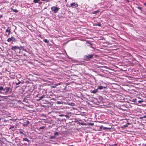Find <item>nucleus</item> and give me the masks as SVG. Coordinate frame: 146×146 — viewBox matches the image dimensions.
I'll use <instances>...</instances> for the list:
<instances>
[{"instance_id":"obj_1","label":"nucleus","mask_w":146,"mask_h":146,"mask_svg":"<svg viewBox=\"0 0 146 146\" xmlns=\"http://www.w3.org/2000/svg\"><path fill=\"white\" fill-rule=\"evenodd\" d=\"M10 88L9 87H5V88L3 86H0V93L6 95L7 93H10L11 91H10Z\"/></svg>"},{"instance_id":"obj_2","label":"nucleus","mask_w":146,"mask_h":146,"mask_svg":"<svg viewBox=\"0 0 146 146\" xmlns=\"http://www.w3.org/2000/svg\"><path fill=\"white\" fill-rule=\"evenodd\" d=\"M59 8L56 6H53L51 7V10L54 13H56L58 12Z\"/></svg>"},{"instance_id":"obj_3","label":"nucleus","mask_w":146,"mask_h":146,"mask_svg":"<svg viewBox=\"0 0 146 146\" xmlns=\"http://www.w3.org/2000/svg\"><path fill=\"white\" fill-rule=\"evenodd\" d=\"M93 55L92 54H89L88 55L85 56H84V59L85 60H87L88 59L92 58H93Z\"/></svg>"},{"instance_id":"obj_4","label":"nucleus","mask_w":146,"mask_h":146,"mask_svg":"<svg viewBox=\"0 0 146 146\" xmlns=\"http://www.w3.org/2000/svg\"><path fill=\"white\" fill-rule=\"evenodd\" d=\"M11 41L15 42L16 41V40L14 37L12 36L11 38H9L7 40V41L8 42H10Z\"/></svg>"},{"instance_id":"obj_5","label":"nucleus","mask_w":146,"mask_h":146,"mask_svg":"<svg viewBox=\"0 0 146 146\" xmlns=\"http://www.w3.org/2000/svg\"><path fill=\"white\" fill-rule=\"evenodd\" d=\"M78 6V5L77 3H75L74 2L71 3L69 7L76 8Z\"/></svg>"},{"instance_id":"obj_6","label":"nucleus","mask_w":146,"mask_h":146,"mask_svg":"<svg viewBox=\"0 0 146 146\" xmlns=\"http://www.w3.org/2000/svg\"><path fill=\"white\" fill-rule=\"evenodd\" d=\"M19 47L18 46H12L11 48V49L15 51L16 49H19Z\"/></svg>"},{"instance_id":"obj_7","label":"nucleus","mask_w":146,"mask_h":146,"mask_svg":"<svg viewBox=\"0 0 146 146\" xmlns=\"http://www.w3.org/2000/svg\"><path fill=\"white\" fill-rule=\"evenodd\" d=\"M130 124V123H127L125 125H124L122 126L121 127V128L122 129L125 127H127L128 125Z\"/></svg>"},{"instance_id":"obj_8","label":"nucleus","mask_w":146,"mask_h":146,"mask_svg":"<svg viewBox=\"0 0 146 146\" xmlns=\"http://www.w3.org/2000/svg\"><path fill=\"white\" fill-rule=\"evenodd\" d=\"M29 123V122L28 121H27L26 122H25L23 124L24 126H26Z\"/></svg>"},{"instance_id":"obj_9","label":"nucleus","mask_w":146,"mask_h":146,"mask_svg":"<svg viewBox=\"0 0 146 146\" xmlns=\"http://www.w3.org/2000/svg\"><path fill=\"white\" fill-rule=\"evenodd\" d=\"M19 50H22L25 52H27L26 50L24 48V47L23 46H20V47H19Z\"/></svg>"},{"instance_id":"obj_10","label":"nucleus","mask_w":146,"mask_h":146,"mask_svg":"<svg viewBox=\"0 0 146 146\" xmlns=\"http://www.w3.org/2000/svg\"><path fill=\"white\" fill-rule=\"evenodd\" d=\"M98 91V90L97 89H95L94 90H92L91 91V92L93 94H96V93H97Z\"/></svg>"},{"instance_id":"obj_11","label":"nucleus","mask_w":146,"mask_h":146,"mask_svg":"<svg viewBox=\"0 0 146 146\" xmlns=\"http://www.w3.org/2000/svg\"><path fill=\"white\" fill-rule=\"evenodd\" d=\"M105 87H104V88H105ZM103 87L101 86H98V88H97V89H98V90L99 89V90H102L103 89Z\"/></svg>"},{"instance_id":"obj_12","label":"nucleus","mask_w":146,"mask_h":146,"mask_svg":"<svg viewBox=\"0 0 146 146\" xmlns=\"http://www.w3.org/2000/svg\"><path fill=\"white\" fill-rule=\"evenodd\" d=\"M94 25L96 26H98L99 27H101V24L100 23L98 22L96 23H95L94 24Z\"/></svg>"},{"instance_id":"obj_13","label":"nucleus","mask_w":146,"mask_h":146,"mask_svg":"<svg viewBox=\"0 0 146 146\" xmlns=\"http://www.w3.org/2000/svg\"><path fill=\"white\" fill-rule=\"evenodd\" d=\"M9 27H8V29H7L6 30V32L7 33H11V30L10 29H9Z\"/></svg>"},{"instance_id":"obj_14","label":"nucleus","mask_w":146,"mask_h":146,"mask_svg":"<svg viewBox=\"0 0 146 146\" xmlns=\"http://www.w3.org/2000/svg\"><path fill=\"white\" fill-rule=\"evenodd\" d=\"M23 141H25L28 142L29 141V140L27 138H23Z\"/></svg>"},{"instance_id":"obj_15","label":"nucleus","mask_w":146,"mask_h":146,"mask_svg":"<svg viewBox=\"0 0 146 146\" xmlns=\"http://www.w3.org/2000/svg\"><path fill=\"white\" fill-rule=\"evenodd\" d=\"M87 124L88 125L92 126L94 125V123H93L88 122L87 123Z\"/></svg>"},{"instance_id":"obj_16","label":"nucleus","mask_w":146,"mask_h":146,"mask_svg":"<svg viewBox=\"0 0 146 146\" xmlns=\"http://www.w3.org/2000/svg\"><path fill=\"white\" fill-rule=\"evenodd\" d=\"M17 80L18 81V82H15V84L16 85H17L21 83V82L19 81L18 79H17Z\"/></svg>"},{"instance_id":"obj_17","label":"nucleus","mask_w":146,"mask_h":146,"mask_svg":"<svg viewBox=\"0 0 146 146\" xmlns=\"http://www.w3.org/2000/svg\"><path fill=\"white\" fill-rule=\"evenodd\" d=\"M43 41L46 43H48L49 42L48 40L46 39H44Z\"/></svg>"},{"instance_id":"obj_18","label":"nucleus","mask_w":146,"mask_h":146,"mask_svg":"<svg viewBox=\"0 0 146 146\" xmlns=\"http://www.w3.org/2000/svg\"><path fill=\"white\" fill-rule=\"evenodd\" d=\"M59 135V133L58 132H57L54 133V136L55 137L56 136H58Z\"/></svg>"},{"instance_id":"obj_19","label":"nucleus","mask_w":146,"mask_h":146,"mask_svg":"<svg viewBox=\"0 0 146 146\" xmlns=\"http://www.w3.org/2000/svg\"><path fill=\"white\" fill-rule=\"evenodd\" d=\"M40 1V0H34L33 2L35 3H38Z\"/></svg>"},{"instance_id":"obj_20","label":"nucleus","mask_w":146,"mask_h":146,"mask_svg":"<svg viewBox=\"0 0 146 146\" xmlns=\"http://www.w3.org/2000/svg\"><path fill=\"white\" fill-rule=\"evenodd\" d=\"M12 9L13 11L15 13H17L18 12V11L16 9H13L12 8Z\"/></svg>"},{"instance_id":"obj_21","label":"nucleus","mask_w":146,"mask_h":146,"mask_svg":"<svg viewBox=\"0 0 146 146\" xmlns=\"http://www.w3.org/2000/svg\"><path fill=\"white\" fill-rule=\"evenodd\" d=\"M99 12V10H97V11H95L93 13L94 14H96V13H98Z\"/></svg>"},{"instance_id":"obj_22","label":"nucleus","mask_w":146,"mask_h":146,"mask_svg":"<svg viewBox=\"0 0 146 146\" xmlns=\"http://www.w3.org/2000/svg\"><path fill=\"white\" fill-rule=\"evenodd\" d=\"M45 128L44 126H42V127H40L39 128V129L40 130L41 129H44Z\"/></svg>"},{"instance_id":"obj_23","label":"nucleus","mask_w":146,"mask_h":146,"mask_svg":"<svg viewBox=\"0 0 146 146\" xmlns=\"http://www.w3.org/2000/svg\"><path fill=\"white\" fill-rule=\"evenodd\" d=\"M110 128H108L107 127H103V129L104 130H106L107 129H110Z\"/></svg>"},{"instance_id":"obj_24","label":"nucleus","mask_w":146,"mask_h":146,"mask_svg":"<svg viewBox=\"0 0 146 146\" xmlns=\"http://www.w3.org/2000/svg\"><path fill=\"white\" fill-rule=\"evenodd\" d=\"M103 127L102 125H101L100 127L99 130L101 131L102 129H103Z\"/></svg>"},{"instance_id":"obj_25","label":"nucleus","mask_w":146,"mask_h":146,"mask_svg":"<svg viewBox=\"0 0 146 146\" xmlns=\"http://www.w3.org/2000/svg\"><path fill=\"white\" fill-rule=\"evenodd\" d=\"M19 133L21 134H23V135H24L25 134H24L22 131V130L21 129H20V131H19Z\"/></svg>"},{"instance_id":"obj_26","label":"nucleus","mask_w":146,"mask_h":146,"mask_svg":"<svg viewBox=\"0 0 146 146\" xmlns=\"http://www.w3.org/2000/svg\"><path fill=\"white\" fill-rule=\"evenodd\" d=\"M55 137L54 135L53 136H50V139H54L55 138Z\"/></svg>"},{"instance_id":"obj_27","label":"nucleus","mask_w":146,"mask_h":146,"mask_svg":"<svg viewBox=\"0 0 146 146\" xmlns=\"http://www.w3.org/2000/svg\"><path fill=\"white\" fill-rule=\"evenodd\" d=\"M44 97H45L44 95H43L42 96L40 97V99H42L44 98Z\"/></svg>"},{"instance_id":"obj_28","label":"nucleus","mask_w":146,"mask_h":146,"mask_svg":"<svg viewBox=\"0 0 146 146\" xmlns=\"http://www.w3.org/2000/svg\"><path fill=\"white\" fill-rule=\"evenodd\" d=\"M143 102V100H139L138 101V102L139 103H141Z\"/></svg>"},{"instance_id":"obj_29","label":"nucleus","mask_w":146,"mask_h":146,"mask_svg":"<svg viewBox=\"0 0 146 146\" xmlns=\"http://www.w3.org/2000/svg\"><path fill=\"white\" fill-rule=\"evenodd\" d=\"M64 116L67 118L68 117H69V115L68 114L64 115Z\"/></svg>"},{"instance_id":"obj_30","label":"nucleus","mask_w":146,"mask_h":146,"mask_svg":"<svg viewBox=\"0 0 146 146\" xmlns=\"http://www.w3.org/2000/svg\"><path fill=\"white\" fill-rule=\"evenodd\" d=\"M71 105L72 106H74L75 105V104L74 103H71Z\"/></svg>"},{"instance_id":"obj_31","label":"nucleus","mask_w":146,"mask_h":146,"mask_svg":"<svg viewBox=\"0 0 146 146\" xmlns=\"http://www.w3.org/2000/svg\"><path fill=\"white\" fill-rule=\"evenodd\" d=\"M59 116L60 117L64 116V115L62 114L60 115Z\"/></svg>"},{"instance_id":"obj_32","label":"nucleus","mask_w":146,"mask_h":146,"mask_svg":"<svg viewBox=\"0 0 146 146\" xmlns=\"http://www.w3.org/2000/svg\"><path fill=\"white\" fill-rule=\"evenodd\" d=\"M138 9L140 10H142V8L141 7H138Z\"/></svg>"},{"instance_id":"obj_33","label":"nucleus","mask_w":146,"mask_h":146,"mask_svg":"<svg viewBox=\"0 0 146 146\" xmlns=\"http://www.w3.org/2000/svg\"><path fill=\"white\" fill-rule=\"evenodd\" d=\"M50 1L49 0H46V1H45L46 2H49Z\"/></svg>"},{"instance_id":"obj_34","label":"nucleus","mask_w":146,"mask_h":146,"mask_svg":"<svg viewBox=\"0 0 146 146\" xmlns=\"http://www.w3.org/2000/svg\"><path fill=\"white\" fill-rule=\"evenodd\" d=\"M38 98H39V99H38V100H41V99H40V97H38Z\"/></svg>"},{"instance_id":"obj_35","label":"nucleus","mask_w":146,"mask_h":146,"mask_svg":"<svg viewBox=\"0 0 146 146\" xmlns=\"http://www.w3.org/2000/svg\"><path fill=\"white\" fill-rule=\"evenodd\" d=\"M4 35L5 36H6L7 35V34L6 33L4 34Z\"/></svg>"},{"instance_id":"obj_36","label":"nucleus","mask_w":146,"mask_h":146,"mask_svg":"<svg viewBox=\"0 0 146 146\" xmlns=\"http://www.w3.org/2000/svg\"><path fill=\"white\" fill-rule=\"evenodd\" d=\"M144 5H145V6H146V3H144Z\"/></svg>"},{"instance_id":"obj_37","label":"nucleus","mask_w":146,"mask_h":146,"mask_svg":"<svg viewBox=\"0 0 146 146\" xmlns=\"http://www.w3.org/2000/svg\"><path fill=\"white\" fill-rule=\"evenodd\" d=\"M120 132H122V133H124V131H120Z\"/></svg>"},{"instance_id":"obj_38","label":"nucleus","mask_w":146,"mask_h":146,"mask_svg":"<svg viewBox=\"0 0 146 146\" xmlns=\"http://www.w3.org/2000/svg\"><path fill=\"white\" fill-rule=\"evenodd\" d=\"M41 1H45L46 0H41Z\"/></svg>"},{"instance_id":"obj_39","label":"nucleus","mask_w":146,"mask_h":146,"mask_svg":"<svg viewBox=\"0 0 146 146\" xmlns=\"http://www.w3.org/2000/svg\"><path fill=\"white\" fill-rule=\"evenodd\" d=\"M10 33H8V35H7V36H9V35Z\"/></svg>"},{"instance_id":"obj_40","label":"nucleus","mask_w":146,"mask_h":146,"mask_svg":"<svg viewBox=\"0 0 146 146\" xmlns=\"http://www.w3.org/2000/svg\"><path fill=\"white\" fill-rule=\"evenodd\" d=\"M14 128L13 126L11 127L10 128Z\"/></svg>"},{"instance_id":"obj_41","label":"nucleus","mask_w":146,"mask_h":146,"mask_svg":"<svg viewBox=\"0 0 146 146\" xmlns=\"http://www.w3.org/2000/svg\"><path fill=\"white\" fill-rule=\"evenodd\" d=\"M38 95H36V96L37 97H38Z\"/></svg>"},{"instance_id":"obj_42","label":"nucleus","mask_w":146,"mask_h":146,"mask_svg":"<svg viewBox=\"0 0 146 146\" xmlns=\"http://www.w3.org/2000/svg\"><path fill=\"white\" fill-rule=\"evenodd\" d=\"M62 143L63 144H65V143Z\"/></svg>"},{"instance_id":"obj_43","label":"nucleus","mask_w":146,"mask_h":146,"mask_svg":"<svg viewBox=\"0 0 146 146\" xmlns=\"http://www.w3.org/2000/svg\"><path fill=\"white\" fill-rule=\"evenodd\" d=\"M81 125H83V123H81Z\"/></svg>"},{"instance_id":"obj_44","label":"nucleus","mask_w":146,"mask_h":146,"mask_svg":"<svg viewBox=\"0 0 146 146\" xmlns=\"http://www.w3.org/2000/svg\"><path fill=\"white\" fill-rule=\"evenodd\" d=\"M42 3V2H41L40 3Z\"/></svg>"},{"instance_id":"obj_45","label":"nucleus","mask_w":146,"mask_h":146,"mask_svg":"<svg viewBox=\"0 0 146 146\" xmlns=\"http://www.w3.org/2000/svg\"><path fill=\"white\" fill-rule=\"evenodd\" d=\"M67 0H65L66 1H67Z\"/></svg>"},{"instance_id":"obj_46","label":"nucleus","mask_w":146,"mask_h":146,"mask_svg":"<svg viewBox=\"0 0 146 146\" xmlns=\"http://www.w3.org/2000/svg\"><path fill=\"white\" fill-rule=\"evenodd\" d=\"M70 146H73V145H70Z\"/></svg>"},{"instance_id":"obj_47","label":"nucleus","mask_w":146,"mask_h":146,"mask_svg":"<svg viewBox=\"0 0 146 146\" xmlns=\"http://www.w3.org/2000/svg\"><path fill=\"white\" fill-rule=\"evenodd\" d=\"M23 55H24V56H25V54H23Z\"/></svg>"},{"instance_id":"obj_48","label":"nucleus","mask_w":146,"mask_h":146,"mask_svg":"<svg viewBox=\"0 0 146 146\" xmlns=\"http://www.w3.org/2000/svg\"><path fill=\"white\" fill-rule=\"evenodd\" d=\"M127 1H128V2H129V1H128V0H127Z\"/></svg>"},{"instance_id":"obj_49","label":"nucleus","mask_w":146,"mask_h":146,"mask_svg":"<svg viewBox=\"0 0 146 146\" xmlns=\"http://www.w3.org/2000/svg\"><path fill=\"white\" fill-rule=\"evenodd\" d=\"M127 1H128V2H129V1H128V0H127Z\"/></svg>"},{"instance_id":"obj_50","label":"nucleus","mask_w":146,"mask_h":146,"mask_svg":"<svg viewBox=\"0 0 146 146\" xmlns=\"http://www.w3.org/2000/svg\"><path fill=\"white\" fill-rule=\"evenodd\" d=\"M127 1H128V2H129V1H128V0H127Z\"/></svg>"}]
</instances>
